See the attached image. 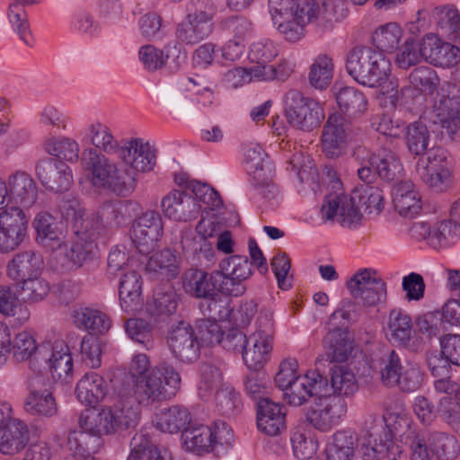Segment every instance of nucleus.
I'll list each match as a JSON object with an SVG mask.
<instances>
[{"mask_svg":"<svg viewBox=\"0 0 460 460\" xmlns=\"http://www.w3.org/2000/svg\"><path fill=\"white\" fill-rule=\"evenodd\" d=\"M181 382V376L175 367L163 361L140 379L124 376L117 389L121 398L127 400L134 395L139 404L148 406L174 396L180 389Z\"/></svg>","mask_w":460,"mask_h":460,"instance_id":"1","label":"nucleus"},{"mask_svg":"<svg viewBox=\"0 0 460 460\" xmlns=\"http://www.w3.org/2000/svg\"><path fill=\"white\" fill-rule=\"evenodd\" d=\"M370 184L366 183L360 188H356L351 196L343 193L326 195L321 208L323 218L332 220L337 216L341 226L349 227L361 220L360 208H364L367 213H372L373 210L381 211L382 190Z\"/></svg>","mask_w":460,"mask_h":460,"instance_id":"2","label":"nucleus"},{"mask_svg":"<svg viewBox=\"0 0 460 460\" xmlns=\"http://www.w3.org/2000/svg\"><path fill=\"white\" fill-rule=\"evenodd\" d=\"M391 64L383 53L367 46H356L346 58V70L358 84L377 87L386 81Z\"/></svg>","mask_w":460,"mask_h":460,"instance_id":"3","label":"nucleus"},{"mask_svg":"<svg viewBox=\"0 0 460 460\" xmlns=\"http://www.w3.org/2000/svg\"><path fill=\"white\" fill-rule=\"evenodd\" d=\"M131 402L121 398L113 406L103 408L99 412L85 411L81 414L82 426L101 436L135 428L140 414L138 407Z\"/></svg>","mask_w":460,"mask_h":460,"instance_id":"4","label":"nucleus"},{"mask_svg":"<svg viewBox=\"0 0 460 460\" xmlns=\"http://www.w3.org/2000/svg\"><path fill=\"white\" fill-rule=\"evenodd\" d=\"M181 439L188 450L198 455L214 452L220 456L231 447L233 431L224 421H216L213 428L192 422L181 433Z\"/></svg>","mask_w":460,"mask_h":460,"instance_id":"5","label":"nucleus"},{"mask_svg":"<svg viewBox=\"0 0 460 460\" xmlns=\"http://www.w3.org/2000/svg\"><path fill=\"white\" fill-rule=\"evenodd\" d=\"M215 8L205 0H190L186 4L185 20L178 24L175 36L187 45H195L213 31Z\"/></svg>","mask_w":460,"mask_h":460,"instance_id":"6","label":"nucleus"},{"mask_svg":"<svg viewBox=\"0 0 460 460\" xmlns=\"http://www.w3.org/2000/svg\"><path fill=\"white\" fill-rule=\"evenodd\" d=\"M273 314L261 310L255 323V331L248 336L243 361L248 369L261 368L270 360L274 344Z\"/></svg>","mask_w":460,"mask_h":460,"instance_id":"7","label":"nucleus"},{"mask_svg":"<svg viewBox=\"0 0 460 460\" xmlns=\"http://www.w3.org/2000/svg\"><path fill=\"white\" fill-rule=\"evenodd\" d=\"M284 112L293 128L307 132L319 127L324 119L320 103L295 89L289 90L285 95Z\"/></svg>","mask_w":460,"mask_h":460,"instance_id":"8","label":"nucleus"},{"mask_svg":"<svg viewBox=\"0 0 460 460\" xmlns=\"http://www.w3.org/2000/svg\"><path fill=\"white\" fill-rule=\"evenodd\" d=\"M311 405L306 409L305 420L321 432H329L347 413V403L342 397L312 391Z\"/></svg>","mask_w":460,"mask_h":460,"instance_id":"9","label":"nucleus"},{"mask_svg":"<svg viewBox=\"0 0 460 460\" xmlns=\"http://www.w3.org/2000/svg\"><path fill=\"white\" fill-rule=\"evenodd\" d=\"M297 367L296 359H286L281 362L274 377L276 385L284 391L285 399L293 406H301L307 402L314 390V371L298 376Z\"/></svg>","mask_w":460,"mask_h":460,"instance_id":"10","label":"nucleus"},{"mask_svg":"<svg viewBox=\"0 0 460 460\" xmlns=\"http://www.w3.org/2000/svg\"><path fill=\"white\" fill-rule=\"evenodd\" d=\"M220 275L224 295L241 296L246 292V281L253 274L252 262L248 257L231 255L224 258L217 270Z\"/></svg>","mask_w":460,"mask_h":460,"instance_id":"11","label":"nucleus"},{"mask_svg":"<svg viewBox=\"0 0 460 460\" xmlns=\"http://www.w3.org/2000/svg\"><path fill=\"white\" fill-rule=\"evenodd\" d=\"M40 361L38 371L48 369L55 381L68 383L73 374V358L67 346L56 343L40 347L36 356L30 364L36 367L35 363Z\"/></svg>","mask_w":460,"mask_h":460,"instance_id":"12","label":"nucleus"},{"mask_svg":"<svg viewBox=\"0 0 460 460\" xmlns=\"http://www.w3.org/2000/svg\"><path fill=\"white\" fill-rule=\"evenodd\" d=\"M166 342L173 358L180 362L191 364L200 355V342L193 327L185 321L172 325L166 335Z\"/></svg>","mask_w":460,"mask_h":460,"instance_id":"13","label":"nucleus"},{"mask_svg":"<svg viewBox=\"0 0 460 460\" xmlns=\"http://www.w3.org/2000/svg\"><path fill=\"white\" fill-rule=\"evenodd\" d=\"M28 217L21 208L10 206L0 213V252L18 248L27 235Z\"/></svg>","mask_w":460,"mask_h":460,"instance_id":"14","label":"nucleus"},{"mask_svg":"<svg viewBox=\"0 0 460 460\" xmlns=\"http://www.w3.org/2000/svg\"><path fill=\"white\" fill-rule=\"evenodd\" d=\"M164 233L163 219L158 211L147 210L132 225L131 241L142 254L155 250Z\"/></svg>","mask_w":460,"mask_h":460,"instance_id":"15","label":"nucleus"},{"mask_svg":"<svg viewBox=\"0 0 460 460\" xmlns=\"http://www.w3.org/2000/svg\"><path fill=\"white\" fill-rule=\"evenodd\" d=\"M314 390L315 393L341 397L350 396L358 391V382L354 373L346 366L333 365L329 377L314 371Z\"/></svg>","mask_w":460,"mask_h":460,"instance_id":"16","label":"nucleus"},{"mask_svg":"<svg viewBox=\"0 0 460 460\" xmlns=\"http://www.w3.org/2000/svg\"><path fill=\"white\" fill-rule=\"evenodd\" d=\"M295 17L306 24L314 22L323 31L340 21L332 0H296Z\"/></svg>","mask_w":460,"mask_h":460,"instance_id":"17","label":"nucleus"},{"mask_svg":"<svg viewBox=\"0 0 460 460\" xmlns=\"http://www.w3.org/2000/svg\"><path fill=\"white\" fill-rule=\"evenodd\" d=\"M375 272L364 269L357 272L347 283L352 296L365 305L373 306L386 299V284Z\"/></svg>","mask_w":460,"mask_h":460,"instance_id":"18","label":"nucleus"},{"mask_svg":"<svg viewBox=\"0 0 460 460\" xmlns=\"http://www.w3.org/2000/svg\"><path fill=\"white\" fill-rule=\"evenodd\" d=\"M140 210L138 202L131 199L105 201L89 223H94L93 228L101 234L103 224L119 227L131 220Z\"/></svg>","mask_w":460,"mask_h":460,"instance_id":"19","label":"nucleus"},{"mask_svg":"<svg viewBox=\"0 0 460 460\" xmlns=\"http://www.w3.org/2000/svg\"><path fill=\"white\" fill-rule=\"evenodd\" d=\"M36 243L44 249L55 252L66 244L67 229L61 221L47 211L39 212L33 219Z\"/></svg>","mask_w":460,"mask_h":460,"instance_id":"20","label":"nucleus"},{"mask_svg":"<svg viewBox=\"0 0 460 460\" xmlns=\"http://www.w3.org/2000/svg\"><path fill=\"white\" fill-rule=\"evenodd\" d=\"M353 136L350 122L341 114L330 115L322 134L323 152L329 158L340 156L346 142Z\"/></svg>","mask_w":460,"mask_h":460,"instance_id":"21","label":"nucleus"},{"mask_svg":"<svg viewBox=\"0 0 460 460\" xmlns=\"http://www.w3.org/2000/svg\"><path fill=\"white\" fill-rule=\"evenodd\" d=\"M36 175L40 183L54 192H64L73 183L72 171L63 161L52 157L40 160L36 164Z\"/></svg>","mask_w":460,"mask_h":460,"instance_id":"22","label":"nucleus"},{"mask_svg":"<svg viewBox=\"0 0 460 460\" xmlns=\"http://www.w3.org/2000/svg\"><path fill=\"white\" fill-rule=\"evenodd\" d=\"M47 380L35 376L29 383V394L23 402L24 411L37 417H52L58 412V405L52 393L47 387Z\"/></svg>","mask_w":460,"mask_h":460,"instance_id":"23","label":"nucleus"},{"mask_svg":"<svg viewBox=\"0 0 460 460\" xmlns=\"http://www.w3.org/2000/svg\"><path fill=\"white\" fill-rule=\"evenodd\" d=\"M164 215L174 221H190L200 214L198 199L185 190H172L161 200Z\"/></svg>","mask_w":460,"mask_h":460,"instance_id":"24","label":"nucleus"},{"mask_svg":"<svg viewBox=\"0 0 460 460\" xmlns=\"http://www.w3.org/2000/svg\"><path fill=\"white\" fill-rule=\"evenodd\" d=\"M221 281L217 270L208 272L203 270L190 269L182 276V287L186 294L201 300L217 296V292L224 295Z\"/></svg>","mask_w":460,"mask_h":460,"instance_id":"25","label":"nucleus"},{"mask_svg":"<svg viewBox=\"0 0 460 460\" xmlns=\"http://www.w3.org/2000/svg\"><path fill=\"white\" fill-rule=\"evenodd\" d=\"M94 223H86L84 228L75 226V239L70 249L66 252L67 260L76 268H81L93 259L94 242L100 234L93 228Z\"/></svg>","mask_w":460,"mask_h":460,"instance_id":"26","label":"nucleus"},{"mask_svg":"<svg viewBox=\"0 0 460 460\" xmlns=\"http://www.w3.org/2000/svg\"><path fill=\"white\" fill-rule=\"evenodd\" d=\"M420 54L427 62L439 66H450L460 60V49L444 42L433 34L424 37L420 42Z\"/></svg>","mask_w":460,"mask_h":460,"instance_id":"27","label":"nucleus"},{"mask_svg":"<svg viewBox=\"0 0 460 460\" xmlns=\"http://www.w3.org/2000/svg\"><path fill=\"white\" fill-rule=\"evenodd\" d=\"M258 429L269 435L277 436L286 429V408L270 398L257 402Z\"/></svg>","mask_w":460,"mask_h":460,"instance_id":"28","label":"nucleus"},{"mask_svg":"<svg viewBox=\"0 0 460 460\" xmlns=\"http://www.w3.org/2000/svg\"><path fill=\"white\" fill-rule=\"evenodd\" d=\"M119 157L130 166L131 172H149L155 164V155L147 142L132 138L121 146Z\"/></svg>","mask_w":460,"mask_h":460,"instance_id":"29","label":"nucleus"},{"mask_svg":"<svg viewBox=\"0 0 460 460\" xmlns=\"http://www.w3.org/2000/svg\"><path fill=\"white\" fill-rule=\"evenodd\" d=\"M42 259L32 250L16 253L7 263V276L20 283L40 275L42 268Z\"/></svg>","mask_w":460,"mask_h":460,"instance_id":"30","label":"nucleus"},{"mask_svg":"<svg viewBox=\"0 0 460 460\" xmlns=\"http://www.w3.org/2000/svg\"><path fill=\"white\" fill-rule=\"evenodd\" d=\"M373 170L376 177L379 176L387 182L398 181L402 177V164L394 151L392 139H385L384 146H380L377 150Z\"/></svg>","mask_w":460,"mask_h":460,"instance_id":"31","label":"nucleus"},{"mask_svg":"<svg viewBox=\"0 0 460 460\" xmlns=\"http://www.w3.org/2000/svg\"><path fill=\"white\" fill-rule=\"evenodd\" d=\"M142 278L136 270L123 274L119 280V296L121 308L127 313L139 311L143 305Z\"/></svg>","mask_w":460,"mask_h":460,"instance_id":"32","label":"nucleus"},{"mask_svg":"<svg viewBox=\"0 0 460 460\" xmlns=\"http://www.w3.org/2000/svg\"><path fill=\"white\" fill-rule=\"evenodd\" d=\"M108 389V384L102 376L95 372H88L78 381L75 394L83 404L94 407L105 398Z\"/></svg>","mask_w":460,"mask_h":460,"instance_id":"33","label":"nucleus"},{"mask_svg":"<svg viewBox=\"0 0 460 460\" xmlns=\"http://www.w3.org/2000/svg\"><path fill=\"white\" fill-rule=\"evenodd\" d=\"M9 195L13 205L31 207L37 200L38 188L33 179L24 172H17L8 179Z\"/></svg>","mask_w":460,"mask_h":460,"instance_id":"34","label":"nucleus"},{"mask_svg":"<svg viewBox=\"0 0 460 460\" xmlns=\"http://www.w3.org/2000/svg\"><path fill=\"white\" fill-rule=\"evenodd\" d=\"M434 113L452 137H460V94L443 96L435 104Z\"/></svg>","mask_w":460,"mask_h":460,"instance_id":"35","label":"nucleus"},{"mask_svg":"<svg viewBox=\"0 0 460 460\" xmlns=\"http://www.w3.org/2000/svg\"><path fill=\"white\" fill-rule=\"evenodd\" d=\"M180 296L170 283L158 286L153 297L146 303L149 314L156 317H169L174 314L179 305Z\"/></svg>","mask_w":460,"mask_h":460,"instance_id":"36","label":"nucleus"},{"mask_svg":"<svg viewBox=\"0 0 460 460\" xmlns=\"http://www.w3.org/2000/svg\"><path fill=\"white\" fill-rule=\"evenodd\" d=\"M155 427L163 432L181 433L192 423L191 414L182 405H172L162 409L155 418Z\"/></svg>","mask_w":460,"mask_h":460,"instance_id":"37","label":"nucleus"},{"mask_svg":"<svg viewBox=\"0 0 460 460\" xmlns=\"http://www.w3.org/2000/svg\"><path fill=\"white\" fill-rule=\"evenodd\" d=\"M358 447V434L350 429L335 432L325 449V460H352Z\"/></svg>","mask_w":460,"mask_h":460,"instance_id":"38","label":"nucleus"},{"mask_svg":"<svg viewBox=\"0 0 460 460\" xmlns=\"http://www.w3.org/2000/svg\"><path fill=\"white\" fill-rule=\"evenodd\" d=\"M325 355L330 362L343 363L353 349L354 341L348 330H330L323 340Z\"/></svg>","mask_w":460,"mask_h":460,"instance_id":"39","label":"nucleus"},{"mask_svg":"<svg viewBox=\"0 0 460 460\" xmlns=\"http://www.w3.org/2000/svg\"><path fill=\"white\" fill-rule=\"evenodd\" d=\"M82 163L87 170L92 172V183L96 188L105 189L110 175H111L115 165L109 162V159L93 148L83 151Z\"/></svg>","mask_w":460,"mask_h":460,"instance_id":"40","label":"nucleus"},{"mask_svg":"<svg viewBox=\"0 0 460 460\" xmlns=\"http://www.w3.org/2000/svg\"><path fill=\"white\" fill-rule=\"evenodd\" d=\"M429 430L409 428L402 435V441L409 449L410 460H437L429 444Z\"/></svg>","mask_w":460,"mask_h":460,"instance_id":"41","label":"nucleus"},{"mask_svg":"<svg viewBox=\"0 0 460 460\" xmlns=\"http://www.w3.org/2000/svg\"><path fill=\"white\" fill-rule=\"evenodd\" d=\"M28 441L27 425L20 420H14L0 431V452L4 455H15L25 447Z\"/></svg>","mask_w":460,"mask_h":460,"instance_id":"42","label":"nucleus"},{"mask_svg":"<svg viewBox=\"0 0 460 460\" xmlns=\"http://www.w3.org/2000/svg\"><path fill=\"white\" fill-rule=\"evenodd\" d=\"M393 201L395 210L404 217L411 218L421 209L420 196L414 190L411 181H402L398 184Z\"/></svg>","mask_w":460,"mask_h":460,"instance_id":"43","label":"nucleus"},{"mask_svg":"<svg viewBox=\"0 0 460 460\" xmlns=\"http://www.w3.org/2000/svg\"><path fill=\"white\" fill-rule=\"evenodd\" d=\"M13 29L20 39L27 45L31 46L30 23L25 6L21 3H12L7 10V21L0 14V32Z\"/></svg>","mask_w":460,"mask_h":460,"instance_id":"44","label":"nucleus"},{"mask_svg":"<svg viewBox=\"0 0 460 460\" xmlns=\"http://www.w3.org/2000/svg\"><path fill=\"white\" fill-rule=\"evenodd\" d=\"M73 319L76 327L93 335L103 334L111 326V322L106 314L89 307L75 310Z\"/></svg>","mask_w":460,"mask_h":460,"instance_id":"45","label":"nucleus"},{"mask_svg":"<svg viewBox=\"0 0 460 460\" xmlns=\"http://www.w3.org/2000/svg\"><path fill=\"white\" fill-rule=\"evenodd\" d=\"M79 429L71 430L67 437V446L75 456L84 457L95 453L101 445V435L87 430L82 426L81 416L78 420Z\"/></svg>","mask_w":460,"mask_h":460,"instance_id":"46","label":"nucleus"},{"mask_svg":"<svg viewBox=\"0 0 460 460\" xmlns=\"http://www.w3.org/2000/svg\"><path fill=\"white\" fill-rule=\"evenodd\" d=\"M204 224L205 221L200 220L197 225V231L202 234L199 240H196L191 231H187L182 234L180 243L183 252H193L200 262L204 260L206 263H210L214 261L215 251L213 244L206 237L207 233H202ZM208 235L211 236L212 234L209 233Z\"/></svg>","mask_w":460,"mask_h":460,"instance_id":"47","label":"nucleus"},{"mask_svg":"<svg viewBox=\"0 0 460 460\" xmlns=\"http://www.w3.org/2000/svg\"><path fill=\"white\" fill-rule=\"evenodd\" d=\"M364 430L368 437L370 447L381 444L387 446L390 444L402 449V446L394 438L392 429L386 424L384 416L369 413L364 422Z\"/></svg>","mask_w":460,"mask_h":460,"instance_id":"48","label":"nucleus"},{"mask_svg":"<svg viewBox=\"0 0 460 460\" xmlns=\"http://www.w3.org/2000/svg\"><path fill=\"white\" fill-rule=\"evenodd\" d=\"M388 329L391 341L399 346L408 347L412 340L413 324L411 316L401 308H394L389 313Z\"/></svg>","mask_w":460,"mask_h":460,"instance_id":"49","label":"nucleus"},{"mask_svg":"<svg viewBox=\"0 0 460 460\" xmlns=\"http://www.w3.org/2000/svg\"><path fill=\"white\" fill-rule=\"evenodd\" d=\"M85 137L94 146L108 155L120 153L121 146L115 139L111 128L99 121L90 124L85 129Z\"/></svg>","mask_w":460,"mask_h":460,"instance_id":"50","label":"nucleus"},{"mask_svg":"<svg viewBox=\"0 0 460 460\" xmlns=\"http://www.w3.org/2000/svg\"><path fill=\"white\" fill-rule=\"evenodd\" d=\"M335 98L341 111L349 118L361 115L367 110V98L358 89L345 86L335 93Z\"/></svg>","mask_w":460,"mask_h":460,"instance_id":"51","label":"nucleus"},{"mask_svg":"<svg viewBox=\"0 0 460 460\" xmlns=\"http://www.w3.org/2000/svg\"><path fill=\"white\" fill-rule=\"evenodd\" d=\"M403 129L408 152L414 156H423L429 149L431 137L427 125L417 120L409 123Z\"/></svg>","mask_w":460,"mask_h":460,"instance_id":"52","label":"nucleus"},{"mask_svg":"<svg viewBox=\"0 0 460 460\" xmlns=\"http://www.w3.org/2000/svg\"><path fill=\"white\" fill-rule=\"evenodd\" d=\"M146 270L159 273L167 279H174L179 274V261L175 252L164 249L153 254L146 263Z\"/></svg>","mask_w":460,"mask_h":460,"instance_id":"53","label":"nucleus"},{"mask_svg":"<svg viewBox=\"0 0 460 460\" xmlns=\"http://www.w3.org/2000/svg\"><path fill=\"white\" fill-rule=\"evenodd\" d=\"M429 444L432 447L437 460H455L460 454V446L453 435L429 431Z\"/></svg>","mask_w":460,"mask_h":460,"instance_id":"54","label":"nucleus"},{"mask_svg":"<svg viewBox=\"0 0 460 460\" xmlns=\"http://www.w3.org/2000/svg\"><path fill=\"white\" fill-rule=\"evenodd\" d=\"M221 292H217V296H211L199 304V309L206 319L213 321H227L230 319L234 308L227 299L222 297Z\"/></svg>","mask_w":460,"mask_h":460,"instance_id":"55","label":"nucleus"},{"mask_svg":"<svg viewBox=\"0 0 460 460\" xmlns=\"http://www.w3.org/2000/svg\"><path fill=\"white\" fill-rule=\"evenodd\" d=\"M405 456L402 449L391 445L376 447L363 444L358 449L357 456L352 460H403Z\"/></svg>","mask_w":460,"mask_h":460,"instance_id":"56","label":"nucleus"},{"mask_svg":"<svg viewBox=\"0 0 460 460\" xmlns=\"http://www.w3.org/2000/svg\"><path fill=\"white\" fill-rule=\"evenodd\" d=\"M58 207L62 217L71 223L73 233L75 226L79 225L84 228L85 224L93 219V215L84 217V208L81 206L80 201L71 195L62 197Z\"/></svg>","mask_w":460,"mask_h":460,"instance_id":"57","label":"nucleus"},{"mask_svg":"<svg viewBox=\"0 0 460 460\" xmlns=\"http://www.w3.org/2000/svg\"><path fill=\"white\" fill-rule=\"evenodd\" d=\"M402 32L396 23H387L375 31L372 42L379 52H392L398 48Z\"/></svg>","mask_w":460,"mask_h":460,"instance_id":"58","label":"nucleus"},{"mask_svg":"<svg viewBox=\"0 0 460 460\" xmlns=\"http://www.w3.org/2000/svg\"><path fill=\"white\" fill-rule=\"evenodd\" d=\"M45 150L56 159L76 162L79 158V145L69 137L50 138L45 143Z\"/></svg>","mask_w":460,"mask_h":460,"instance_id":"59","label":"nucleus"},{"mask_svg":"<svg viewBox=\"0 0 460 460\" xmlns=\"http://www.w3.org/2000/svg\"><path fill=\"white\" fill-rule=\"evenodd\" d=\"M125 331L128 336L149 349L154 346L153 328L146 320L141 318H129L125 323Z\"/></svg>","mask_w":460,"mask_h":460,"instance_id":"60","label":"nucleus"},{"mask_svg":"<svg viewBox=\"0 0 460 460\" xmlns=\"http://www.w3.org/2000/svg\"><path fill=\"white\" fill-rule=\"evenodd\" d=\"M136 188V172L130 169L121 170L115 167L104 190L117 195L127 196Z\"/></svg>","mask_w":460,"mask_h":460,"instance_id":"61","label":"nucleus"},{"mask_svg":"<svg viewBox=\"0 0 460 460\" xmlns=\"http://www.w3.org/2000/svg\"><path fill=\"white\" fill-rule=\"evenodd\" d=\"M426 158L419 156L416 163V172H435V170L450 169V162L448 161L447 152L442 147H431L424 154Z\"/></svg>","mask_w":460,"mask_h":460,"instance_id":"62","label":"nucleus"},{"mask_svg":"<svg viewBox=\"0 0 460 460\" xmlns=\"http://www.w3.org/2000/svg\"><path fill=\"white\" fill-rule=\"evenodd\" d=\"M460 234V226L452 220H443L437 224L430 235V245L434 248L448 246L456 242Z\"/></svg>","mask_w":460,"mask_h":460,"instance_id":"63","label":"nucleus"},{"mask_svg":"<svg viewBox=\"0 0 460 460\" xmlns=\"http://www.w3.org/2000/svg\"><path fill=\"white\" fill-rule=\"evenodd\" d=\"M333 65L332 59L327 57H319L311 66L309 73V82L316 89L326 88L332 77Z\"/></svg>","mask_w":460,"mask_h":460,"instance_id":"64","label":"nucleus"}]
</instances>
